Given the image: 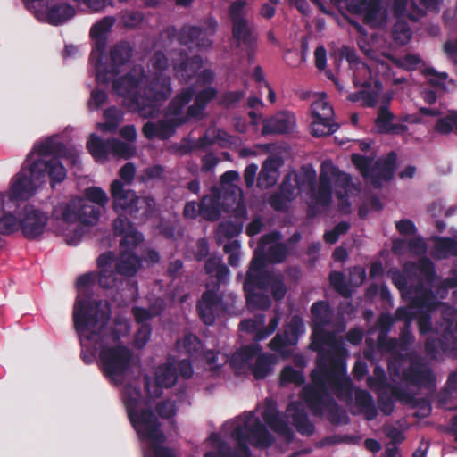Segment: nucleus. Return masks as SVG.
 Masks as SVG:
<instances>
[{
	"label": "nucleus",
	"mask_w": 457,
	"mask_h": 457,
	"mask_svg": "<svg viewBox=\"0 0 457 457\" xmlns=\"http://www.w3.org/2000/svg\"><path fill=\"white\" fill-rule=\"evenodd\" d=\"M140 82L139 78L127 73L114 79L112 87L119 96L129 98L141 115L153 116L162 103L171 96V78L162 75L151 77L143 94L138 92Z\"/></svg>",
	"instance_id": "nucleus-1"
},
{
	"label": "nucleus",
	"mask_w": 457,
	"mask_h": 457,
	"mask_svg": "<svg viewBox=\"0 0 457 457\" xmlns=\"http://www.w3.org/2000/svg\"><path fill=\"white\" fill-rule=\"evenodd\" d=\"M96 278L94 272H87L79 276L76 280V287L82 291L83 297L79 295L75 300L73 322L81 343L83 340L96 342L98 333L90 330L96 328L99 323L100 327H104L110 320L109 313L100 310V303L91 300L88 287L95 283Z\"/></svg>",
	"instance_id": "nucleus-2"
},
{
	"label": "nucleus",
	"mask_w": 457,
	"mask_h": 457,
	"mask_svg": "<svg viewBox=\"0 0 457 457\" xmlns=\"http://www.w3.org/2000/svg\"><path fill=\"white\" fill-rule=\"evenodd\" d=\"M49 179L50 187L55 188L67 178V170L60 164L41 161L24 162L21 170L12 178L9 190L11 200H27Z\"/></svg>",
	"instance_id": "nucleus-3"
},
{
	"label": "nucleus",
	"mask_w": 457,
	"mask_h": 457,
	"mask_svg": "<svg viewBox=\"0 0 457 457\" xmlns=\"http://www.w3.org/2000/svg\"><path fill=\"white\" fill-rule=\"evenodd\" d=\"M318 376V374L314 376V381H312V385H307L303 388L302 399L312 415L320 417L326 411L327 419L333 425L348 423L347 414L340 409L338 403L328 392V382H324V379Z\"/></svg>",
	"instance_id": "nucleus-4"
},
{
	"label": "nucleus",
	"mask_w": 457,
	"mask_h": 457,
	"mask_svg": "<svg viewBox=\"0 0 457 457\" xmlns=\"http://www.w3.org/2000/svg\"><path fill=\"white\" fill-rule=\"evenodd\" d=\"M328 347L326 351L324 350V353L320 355L318 368L312 371L311 379L314 381V376L318 374V377L323 378L324 382H328L330 388L339 391L345 385V380L341 376L346 371L345 358L348 352L343 339L337 337ZM345 383H350L349 378L345 380Z\"/></svg>",
	"instance_id": "nucleus-5"
},
{
	"label": "nucleus",
	"mask_w": 457,
	"mask_h": 457,
	"mask_svg": "<svg viewBox=\"0 0 457 457\" xmlns=\"http://www.w3.org/2000/svg\"><path fill=\"white\" fill-rule=\"evenodd\" d=\"M112 209L141 222L148 220L154 212L155 201L150 196H138L137 193L125 187L124 182L114 179L110 187Z\"/></svg>",
	"instance_id": "nucleus-6"
},
{
	"label": "nucleus",
	"mask_w": 457,
	"mask_h": 457,
	"mask_svg": "<svg viewBox=\"0 0 457 457\" xmlns=\"http://www.w3.org/2000/svg\"><path fill=\"white\" fill-rule=\"evenodd\" d=\"M132 351L126 345H104L99 352V366L103 375L114 381L120 382L131 366Z\"/></svg>",
	"instance_id": "nucleus-7"
},
{
	"label": "nucleus",
	"mask_w": 457,
	"mask_h": 457,
	"mask_svg": "<svg viewBox=\"0 0 457 457\" xmlns=\"http://www.w3.org/2000/svg\"><path fill=\"white\" fill-rule=\"evenodd\" d=\"M195 87L188 86L181 89L169 103L167 107V115L173 116L168 120H159L157 122L158 138L166 140L170 138L176 131V128L188 122L187 119L182 115L184 107L193 99Z\"/></svg>",
	"instance_id": "nucleus-8"
},
{
	"label": "nucleus",
	"mask_w": 457,
	"mask_h": 457,
	"mask_svg": "<svg viewBox=\"0 0 457 457\" xmlns=\"http://www.w3.org/2000/svg\"><path fill=\"white\" fill-rule=\"evenodd\" d=\"M246 2L236 0L230 4L228 9V16L231 22L232 37L237 45H242L253 52L257 47V36L254 28L247 20L245 13Z\"/></svg>",
	"instance_id": "nucleus-9"
},
{
	"label": "nucleus",
	"mask_w": 457,
	"mask_h": 457,
	"mask_svg": "<svg viewBox=\"0 0 457 457\" xmlns=\"http://www.w3.org/2000/svg\"><path fill=\"white\" fill-rule=\"evenodd\" d=\"M100 213L99 207L83 199L59 203L53 210V216L56 220H62L66 223L79 221L85 225H95L99 220Z\"/></svg>",
	"instance_id": "nucleus-10"
},
{
	"label": "nucleus",
	"mask_w": 457,
	"mask_h": 457,
	"mask_svg": "<svg viewBox=\"0 0 457 457\" xmlns=\"http://www.w3.org/2000/svg\"><path fill=\"white\" fill-rule=\"evenodd\" d=\"M392 283L400 291L402 297L411 304L428 306L433 303V290L425 287L422 278L414 282L411 277L398 270L392 271Z\"/></svg>",
	"instance_id": "nucleus-11"
},
{
	"label": "nucleus",
	"mask_w": 457,
	"mask_h": 457,
	"mask_svg": "<svg viewBox=\"0 0 457 457\" xmlns=\"http://www.w3.org/2000/svg\"><path fill=\"white\" fill-rule=\"evenodd\" d=\"M62 158L70 159L75 163L77 156L58 139L57 136H52L35 144L31 152L27 154L25 161L29 163L32 161H41L51 164L56 162L66 169L61 162Z\"/></svg>",
	"instance_id": "nucleus-12"
},
{
	"label": "nucleus",
	"mask_w": 457,
	"mask_h": 457,
	"mask_svg": "<svg viewBox=\"0 0 457 457\" xmlns=\"http://www.w3.org/2000/svg\"><path fill=\"white\" fill-rule=\"evenodd\" d=\"M133 48L127 41H120L110 49V62L96 65V79L98 83L107 84L120 72V68L129 62Z\"/></svg>",
	"instance_id": "nucleus-13"
},
{
	"label": "nucleus",
	"mask_w": 457,
	"mask_h": 457,
	"mask_svg": "<svg viewBox=\"0 0 457 457\" xmlns=\"http://www.w3.org/2000/svg\"><path fill=\"white\" fill-rule=\"evenodd\" d=\"M217 28L218 21L214 17L207 18L200 26L184 25L178 33V41L183 46L194 44L199 50L209 49Z\"/></svg>",
	"instance_id": "nucleus-14"
},
{
	"label": "nucleus",
	"mask_w": 457,
	"mask_h": 457,
	"mask_svg": "<svg viewBox=\"0 0 457 457\" xmlns=\"http://www.w3.org/2000/svg\"><path fill=\"white\" fill-rule=\"evenodd\" d=\"M418 269L420 273L425 278L429 286L428 288L436 287L438 294L447 293L449 289L457 287V270H451V276L441 279L436 271L434 262L427 256L420 258L418 264L409 262L403 266V272H410L411 270Z\"/></svg>",
	"instance_id": "nucleus-15"
},
{
	"label": "nucleus",
	"mask_w": 457,
	"mask_h": 457,
	"mask_svg": "<svg viewBox=\"0 0 457 457\" xmlns=\"http://www.w3.org/2000/svg\"><path fill=\"white\" fill-rule=\"evenodd\" d=\"M203 64V58L199 54L189 56L183 49H176L171 52V66L174 77L180 83L187 84L195 78Z\"/></svg>",
	"instance_id": "nucleus-16"
},
{
	"label": "nucleus",
	"mask_w": 457,
	"mask_h": 457,
	"mask_svg": "<svg viewBox=\"0 0 457 457\" xmlns=\"http://www.w3.org/2000/svg\"><path fill=\"white\" fill-rule=\"evenodd\" d=\"M403 379L413 386L434 390L436 378L429 365L420 359H411L402 371Z\"/></svg>",
	"instance_id": "nucleus-17"
},
{
	"label": "nucleus",
	"mask_w": 457,
	"mask_h": 457,
	"mask_svg": "<svg viewBox=\"0 0 457 457\" xmlns=\"http://www.w3.org/2000/svg\"><path fill=\"white\" fill-rule=\"evenodd\" d=\"M221 285L206 283V290L202 294L196 303V311L202 322L207 326L212 325L216 314L222 304V296L219 295Z\"/></svg>",
	"instance_id": "nucleus-18"
},
{
	"label": "nucleus",
	"mask_w": 457,
	"mask_h": 457,
	"mask_svg": "<svg viewBox=\"0 0 457 457\" xmlns=\"http://www.w3.org/2000/svg\"><path fill=\"white\" fill-rule=\"evenodd\" d=\"M48 221L46 212L27 204L20 213V228L23 237L29 240L39 238L45 232Z\"/></svg>",
	"instance_id": "nucleus-19"
},
{
	"label": "nucleus",
	"mask_w": 457,
	"mask_h": 457,
	"mask_svg": "<svg viewBox=\"0 0 457 457\" xmlns=\"http://www.w3.org/2000/svg\"><path fill=\"white\" fill-rule=\"evenodd\" d=\"M346 10L362 17L363 22L371 28H377L385 18L382 0H347Z\"/></svg>",
	"instance_id": "nucleus-20"
},
{
	"label": "nucleus",
	"mask_w": 457,
	"mask_h": 457,
	"mask_svg": "<svg viewBox=\"0 0 457 457\" xmlns=\"http://www.w3.org/2000/svg\"><path fill=\"white\" fill-rule=\"evenodd\" d=\"M253 415L242 426L247 435L249 443L255 448L263 449L272 445L275 437L270 433L259 418L251 419Z\"/></svg>",
	"instance_id": "nucleus-21"
},
{
	"label": "nucleus",
	"mask_w": 457,
	"mask_h": 457,
	"mask_svg": "<svg viewBox=\"0 0 457 457\" xmlns=\"http://www.w3.org/2000/svg\"><path fill=\"white\" fill-rule=\"evenodd\" d=\"M222 199H228L217 187L211 188V194L202 197L198 207L199 215L206 220L216 221L220 220L222 212Z\"/></svg>",
	"instance_id": "nucleus-22"
},
{
	"label": "nucleus",
	"mask_w": 457,
	"mask_h": 457,
	"mask_svg": "<svg viewBox=\"0 0 457 457\" xmlns=\"http://www.w3.org/2000/svg\"><path fill=\"white\" fill-rule=\"evenodd\" d=\"M295 125V117L290 112H279L262 121V135L287 134L293 130Z\"/></svg>",
	"instance_id": "nucleus-23"
},
{
	"label": "nucleus",
	"mask_w": 457,
	"mask_h": 457,
	"mask_svg": "<svg viewBox=\"0 0 457 457\" xmlns=\"http://www.w3.org/2000/svg\"><path fill=\"white\" fill-rule=\"evenodd\" d=\"M218 96V89L214 87H205L198 92L194 93V103L187 109L184 115L189 121L193 118L203 116L207 105Z\"/></svg>",
	"instance_id": "nucleus-24"
},
{
	"label": "nucleus",
	"mask_w": 457,
	"mask_h": 457,
	"mask_svg": "<svg viewBox=\"0 0 457 457\" xmlns=\"http://www.w3.org/2000/svg\"><path fill=\"white\" fill-rule=\"evenodd\" d=\"M397 154L395 152H389L385 159H378L376 162L375 168L372 170V185L378 188L381 187V181H388L396 169Z\"/></svg>",
	"instance_id": "nucleus-25"
},
{
	"label": "nucleus",
	"mask_w": 457,
	"mask_h": 457,
	"mask_svg": "<svg viewBox=\"0 0 457 457\" xmlns=\"http://www.w3.org/2000/svg\"><path fill=\"white\" fill-rule=\"evenodd\" d=\"M262 419L270 428L283 436L285 439L291 441L294 436V432L289 427L288 423L281 417L279 411L271 406H268L262 411Z\"/></svg>",
	"instance_id": "nucleus-26"
},
{
	"label": "nucleus",
	"mask_w": 457,
	"mask_h": 457,
	"mask_svg": "<svg viewBox=\"0 0 457 457\" xmlns=\"http://www.w3.org/2000/svg\"><path fill=\"white\" fill-rule=\"evenodd\" d=\"M141 265V259L134 252L122 250L115 261L114 268L119 275L129 278L137 273Z\"/></svg>",
	"instance_id": "nucleus-27"
},
{
	"label": "nucleus",
	"mask_w": 457,
	"mask_h": 457,
	"mask_svg": "<svg viewBox=\"0 0 457 457\" xmlns=\"http://www.w3.org/2000/svg\"><path fill=\"white\" fill-rule=\"evenodd\" d=\"M204 271L210 278L215 279L210 283H219V285L225 283L229 276V269L223 263L222 257L219 254H212L205 260Z\"/></svg>",
	"instance_id": "nucleus-28"
},
{
	"label": "nucleus",
	"mask_w": 457,
	"mask_h": 457,
	"mask_svg": "<svg viewBox=\"0 0 457 457\" xmlns=\"http://www.w3.org/2000/svg\"><path fill=\"white\" fill-rule=\"evenodd\" d=\"M326 163H322L321 170L319 178L318 189L311 192L313 195L314 202L323 207L330 204L332 200V183L328 173L325 170Z\"/></svg>",
	"instance_id": "nucleus-29"
},
{
	"label": "nucleus",
	"mask_w": 457,
	"mask_h": 457,
	"mask_svg": "<svg viewBox=\"0 0 457 457\" xmlns=\"http://www.w3.org/2000/svg\"><path fill=\"white\" fill-rule=\"evenodd\" d=\"M440 304L441 303L437 301L434 293L433 303L430 305L420 306L416 304H411V308L417 309V315L415 319H417L418 328L420 335H427L433 330L430 312L436 309V307Z\"/></svg>",
	"instance_id": "nucleus-30"
},
{
	"label": "nucleus",
	"mask_w": 457,
	"mask_h": 457,
	"mask_svg": "<svg viewBox=\"0 0 457 457\" xmlns=\"http://www.w3.org/2000/svg\"><path fill=\"white\" fill-rule=\"evenodd\" d=\"M277 356L272 353H259L255 362L249 365L253 377L257 380L264 379L273 371V366L277 362Z\"/></svg>",
	"instance_id": "nucleus-31"
},
{
	"label": "nucleus",
	"mask_w": 457,
	"mask_h": 457,
	"mask_svg": "<svg viewBox=\"0 0 457 457\" xmlns=\"http://www.w3.org/2000/svg\"><path fill=\"white\" fill-rule=\"evenodd\" d=\"M261 350V346L257 344L244 345L232 353L229 364L233 369L242 370L250 361L257 357Z\"/></svg>",
	"instance_id": "nucleus-32"
},
{
	"label": "nucleus",
	"mask_w": 457,
	"mask_h": 457,
	"mask_svg": "<svg viewBox=\"0 0 457 457\" xmlns=\"http://www.w3.org/2000/svg\"><path fill=\"white\" fill-rule=\"evenodd\" d=\"M76 14L74 7L69 4H55L48 7L46 12L47 21L54 26L63 24Z\"/></svg>",
	"instance_id": "nucleus-33"
},
{
	"label": "nucleus",
	"mask_w": 457,
	"mask_h": 457,
	"mask_svg": "<svg viewBox=\"0 0 457 457\" xmlns=\"http://www.w3.org/2000/svg\"><path fill=\"white\" fill-rule=\"evenodd\" d=\"M87 149L96 162H104L111 154V138L104 140L96 134H91L87 142Z\"/></svg>",
	"instance_id": "nucleus-34"
},
{
	"label": "nucleus",
	"mask_w": 457,
	"mask_h": 457,
	"mask_svg": "<svg viewBox=\"0 0 457 457\" xmlns=\"http://www.w3.org/2000/svg\"><path fill=\"white\" fill-rule=\"evenodd\" d=\"M436 332L448 341L457 342V315L454 310L445 312Z\"/></svg>",
	"instance_id": "nucleus-35"
},
{
	"label": "nucleus",
	"mask_w": 457,
	"mask_h": 457,
	"mask_svg": "<svg viewBox=\"0 0 457 457\" xmlns=\"http://www.w3.org/2000/svg\"><path fill=\"white\" fill-rule=\"evenodd\" d=\"M313 327H327L331 323L333 310L327 301L314 302L311 306Z\"/></svg>",
	"instance_id": "nucleus-36"
},
{
	"label": "nucleus",
	"mask_w": 457,
	"mask_h": 457,
	"mask_svg": "<svg viewBox=\"0 0 457 457\" xmlns=\"http://www.w3.org/2000/svg\"><path fill=\"white\" fill-rule=\"evenodd\" d=\"M355 404L368 420H372L377 417L378 410L372 395L368 390L360 389L355 392Z\"/></svg>",
	"instance_id": "nucleus-37"
},
{
	"label": "nucleus",
	"mask_w": 457,
	"mask_h": 457,
	"mask_svg": "<svg viewBox=\"0 0 457 457\" xmlns=\"http://www.w3.org/2000/svg\"><path fill=\"white\" fill-rule=\"evenodd\" d=\"M238 179L239 174L235 170H228L220 176L219 188L232 203L237 201L238 193H241L240 188L234 184Z\"/></svg>",
	"instance_id": "nucleus-38"
},
{
	"label": "nucleus",
	"mask_w": 457,
	"mask_h": 457,
	"mask_svg": "<svg viewBox=\"0 0 457 457\" xmlns=\"http://www.w3.org/2000/svg\"><path fill=\"white\" fill-rule=\"evenodd\" d=\"M272 272L273 271H247L243 285L244 290L253 289L267 291Z\"/></svg>",
	"instance_id": "nucleus-39"
},
{
	"label": "nucleus",
	"mask_w": 457,
	"mask_h": 457,
	"mask_svg": "<svg viewBox=\"0 0 457 457\" xmlns=\"http://www.w3.org/2000/svg\"><path fill=\"white\" fill-rule=\"evenodd\" d=\"M337 337L334 332L327 331L325 327H313L311 348L320 355L324 353V347L328 346Z\"/></svg>",
	"instance_id": "nucleus-40"
},
{
	"label": "nucleus",
	"mask_w": 457,
	"mask_h": 457,
	"mask_svg": "<svg viewBox=\"0 0 457 457\" xmlns=\"http://www.w3.org/2000/svg\"><path fill=\"white\" fill-rule=\"evenodd\" d=\"M292 177L298 186V192L305 189L314 192L317 174L313 168L303 166L298 172H294Z\"/></svg>",
	"instance_id": "nucleus-41"
},
{
	"label": "nucleus",
	"mask_w": 457,
	"mask_h": 457,
	"mask_svg": "<svg viewBox=\"0 0 457 457\" xmlns=\"http://www.w3.org/2000/svg\"><path fill=\"white\" fill-rule=\"evenodd\" d=\"M247 306L251 310H267L271 305V300L266 291L244 290Z\"/></svg>",
	"instance_id": "nucleus-42"
},
{
	"label": "nucleus",
	"mask_w": 457,
	"mask_h": 457,
	"mask_svg": "<svg viewBox=\"0 0 457 457\" xmlns=\"http://www.w3.org/2000/svg\"><path fill=\"white\" fill-rule=\"evenodd\" d=\"M292 424L302 436H309L314 434L315 427L303 409L295 408L292 414Z\"/></svg>",
	"instance_id": "nucleus-43"
},
{
	"label": "nucleus",
	"mask_w": 457,
	"mask_h": 457,
	"mask_svg": "<svg viewBox=\"0 0 457 457\" xmlns=\"http://www.w3.org/2000/svg\"><path fill=\"white\" fill-rule=\"evenodd\" d=\"M178 380L177 368L173 363L167 362L159 367L156 375V383L160 386L170 388L173 386Z\"/></svg>",
	"instance_id": "nucleus-44"
},
{
	"label": "nucleus",
	"mask_w": 457,
	"mask_h": 457,
	"mask_svg": "<svg viewBox=\"0 0 457 457\" xmlns=\"http://www.w3.org/2000/svg\"><path fill=\"white\" fill-rule=\"evenodd\" d=\"M409 0H394L393 12L395 18L400 19L407 16L411 21H417L420 18L425 15V12L419 8L414 2L411 3L413 11L406 14V8Z\"/></svg>",
	"instance_id": "nucleus-45"
},
{
	"label": "nucleus",
	"mask_w": 457,
	"mask_h": 457,
	"mask_svg": "<svg viewBox=\"0 0 457 457\" xmlns=\"http://www.w3.org/2000/svg\"><path fill=\"white\" fill-rule=\"evenodd\" d=\"M111 154L116 158L129 160L137 154V148L135 145L111 137Z\"/></svg>",
	"instance_id": "nucleus-46"
},
{
	"label": "nucleus",
	"mask_w": 457,
	"mask_h": 457,
	"mask_svg": "<svg viewBox=\"0 0 457 457\" xmlns=\"http://www.w3.org/2000/svg\"><path fill=\"white\" fill-rule=\"evenodd\" d=\"M282 331L289 338L290 345H296L299 337L305 331L303 319L298 315H294L290 321L283 327Z\"/></svg>",
	"instance_id": "nucleus-47"
},
{
	"label": "nucleus",
	"mask_w": 457,
	"mask_h": 457,
	"mask_svg": "<svg viewBox=\"0 0 457 457\" xmlns=\"http://www.w3.org/2000/svg\"><path fill=\"white\" fill-rule=\"evenodd\" d=\"M339 125L332 121V118L312 119L311 134L315 137L329 136L337 130Z\"/></svg>",
	"instance_id": "nucleus-48"
},
{
	"label": "nucleus",
	"mask_w": 457,
	"mask_h": 457,
	"mask_svg": "<svg viewBox=\"0 0 457 457\" xmlns=\"http://www.w3.org/2000/svg\"><path fill=\"white\" fill-rule=\"evenodd\" d=\"M436 257L447 258L448 256L457 257V240L452 237H438L435 243Z\"/></svg>",
	"instance_id": "nucleus-49"
},
{
	"label": "nucleus",
	"mask_w": 457,
	"mask_h": 457,
	"mask_svg": "<svg viewBox=\"0 0 457 457\" xmlns=\"http://www.w3.org/2000/svg\"><path fill=\"white\" fill-rule=\"evenodd\" d=\"M231 437L237 443V448L234 452H237L241 457H251L252 453L248 446L249 439L247 435L245 433V429L242 425H237L231 432Z\"/></svg>",
	"instance_id": "nucleus-50"
},
{
	"label": "nucleus",
	"mask_w": 457,
	"mask_h": 457,
	"mask_svg": "<svg viewBox=\"0 0 457 457\" xmlns=\"http://www.w3.org/2000/svg\"><path fill=\"white\" fill-rule=\"evenodd\" d=\"M270 278L269 288H270L272 298L276 302H279L285 297L287 292V288L284 281V276L281 273L272 272Z\"/></svg>",
	"instance_id": "nucleus-51"
},
{
	"label": "nucleus",
	"mask_w": 457,
	"mask_h": 457,
	"mask_svg": "<svg viewBox=\"0 0 457 457\" xmlns=\"http://www.w3.org/2000/svg\"><path fill=\"white\" fill-rule=\"evenodd\" d=\"M94 39V45L90 54V62L93 63L94 68L96 65L104 63L105 58V50L107 46V37H91Z\"/></svg>",
	"instance_id": "nucleus-52"
},
{
	"label": "nucleus",
	"mask_w": 457,
	"mask_h": 457,
	"mask_svg": "<svg viewBox=\"0 0 457 457\" xmlns=\"http://www.w3.org/2000/svg\"><path fill=\"white\" fill-rule=\"evenodd\" d=\"M392 37L395 42L402 46L406 45L411 37V29L409 24L398 19L393 26Z\"/></svg>",
	"instance_id": "nucleus-53"
},
{
	"label": "nucleus",
	"mask_w": 457,
	"mask_h": 457,
	"mask_svg": "<svg viewBox=\"0 0 457 457\" xmlns=\"http://www.w3.org/2000/svg\"><path fill=\"white\" fill-rule=\"evenodd\" d=\"M330 285L343 297L349 298L352 296V290L346 284L345 276L340 271H331L328 277Z\"/></svg>",
	"instance_id": "nucleus-54"
},
{
	"label": "nucleus",
	"mask_w": 457,
	"mask_h": 457,
	"mask_svg": "<svg viewBox=\"0 0 457 457\" xmlns=\"http://www.w3.org/2000/svg\"><path fill=\"white\" fill-rule=\"evenodd\" d=\"M280 382L284 384H294L300 386L304 384L305 377L302 370H297L292 366H286L280 372Z\"/></svg>",
	"instance_id": "nucleus-55"
},
{
	"label": "nucleus",
	"mask_w": 457,
	"mask_h": 457,
	"mask_svg": "<svg viewBox=\"0 0 457 457\" xmlns=\"http://www.w3.org/2000/svg\"><path fill=\"white\" fill-rule=\"evenodd\" d=\"M244 90L226 91L217 98V105L225 109H230L239 103L245 96Z\"/></svg>",
	"instance_id": "nucleus-56"
},
{
	"label": "nucleus",
	"mask_w": 457,
	"mask_h": 457,
	"mask_svg": "<svg viewBox=\"0 0 457 457\" xmlns=\"http://www.w3.org/2000/svg\"><path fill=\"white\" fill-rule=\"evenodd\" d=\"M20 218L11 212H4L0 217V235L9 236L20 228Z\"/></svg>",
	"instance_id": "nucleus-57"
},
{
	"label": "nucleus",
	"mask_w": 457,
	"mask_h": 457,
	"mask_svg": "<svg viewBox=\"0 0 457 457\" xmlns=\"http://www.w3.org/2000/svg\"><path fill=\"white\" fill-rule=\"evenodd\" d=\"M242 222L226 221L219 225L217 234L220 237L230 240L237 237L243 230Z\"/></svg>",
	"instance_id": "nucleus-58"
},
{
	"label": "nucleus",
	"mask_w": 457,
	"mask_h": 457,
	"mask_svg": "<svg viewBox=\"0 0 457 457\" xmlns=\"http://www.w3.org/2000/svg\"><path fill=\"white\" fill-rule=\"evenodd\" d=\"M86 201L90 204H96L99 207H104L109 202L107 194L104 189L98 187H90L84 192Z\"/></svg>",
	"instance_id": "nucleus-59"
},
{
	"label": "nucleus",
	"mask_w": 457,
	"mask_h": 457,
	"mask_svg": "<svg viewBox=\"0 0 457 457\" xmlns=\"http://www.w3.org/2000/svg\"><path fill=\"white\" fill-rule=\"evenodd\" d=\"M393 119L394 114L388 110V108L385 105L380 106L378 112V116L375 120L378 132L380 134H386L390 128V125H392Z\"/></svg>",
	"instance_id": "nucleus-60"
},
{
	"label": "nucleus",
	"mask_w": 457,
	"mask_h": 457,
	"mask_svg": "<svg viewBox=\"0 0 457 457\" xmlns=\"http://www.w3.org/2000/svg\"><path fill=\"white\" fill-rule=\"evenodd\" d=\"M453 128L457 131V112H452L445 117L440 118L435 125L436 131L444 135L450 134Z\"/></svg>",
	"instance_id": "nucleus-61"
},
{
	"label": "nucleus",
	"mask_w": 457,
	"mask_h": 457,
	"mask_svg": "<svg viewBox=\"0 0 457 457\" xmlns=\"http://www.w3.org/2000/svg\"><path fill=\"white\" fill-rule=\"evenodd\" d=\"M311 113L312 119L333 118L334 111L331 105L324 100H318L312 104Z\"/></svg>",
	"instance_id": "nucleus-62"
},
{
	"label": "nucleus",
	"mask_w": 457,
	"mask_h": 457,
	"mask_svg": "<svg viewBox=\"0 0 457 457\" xmlns=\"http://www.w3.org/2000/svg\"><path fill=\"white\" fill-rule=\"evenodd\" d=\"M143 240V236L136 228L122 235L120 241V251H131L140 244Z\"/></svg>",
	"instance_id": "nucleus-63"
},
{
	"label": "nucleus",
	"mask_w": 457,
	"mask_h": 457,
	"mask_svg": "<svg viewBox=\"0 0 457 457\" xmlns=\"http://www.w3.org/2000/svg\"><path fill=\"white\" fill-rule=\"evenodd\" d=\"M328 173L330 179H335L337 187L343 188L345 192L351 187L352 177L349 174L341 171L337 167L332 164L329 165V171Z\"/></svg>",
	"instance_id": "nucleus-64"
}]
</instances>
